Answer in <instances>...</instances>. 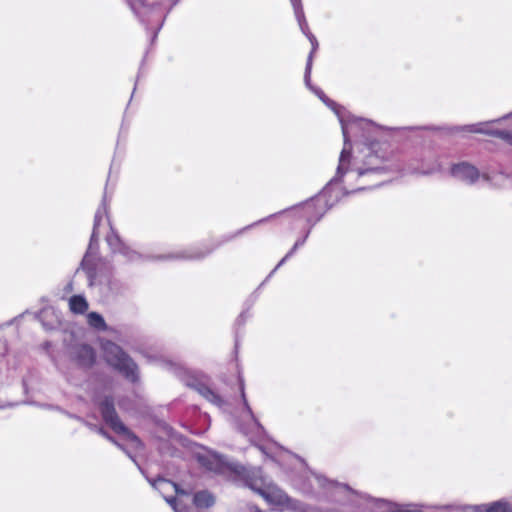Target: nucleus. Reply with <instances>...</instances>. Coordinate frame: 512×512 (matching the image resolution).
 <instances>
[{"mask_svg":"<svg viewBox=\"0 0 512 512\" xmlns=\"http://www.w3.org/2000/svg\"><path fill=\"white\" fill-rule=\"evenodd\" d=\"M198 462L206 469L218 474L230 477L235 481H243L249 488L257 492L269 505L278 509L279 511H293V512H340L341 502H337L335 492L330 491L328 496L316 497L311 494L305 493L300 489L301 482L308 483V478L311 474H317L314 471H306L304 476H299L293 480L297 489L303 494L313 497L319 501H328L332 505L329 507L312 506L302 503L296 499L289 497L282 489L267 481L262 475L260 468L245 467L238 463L229 462L219 454L212 451H203L197 454ZM320 475V473H318ZM327 481L323 474H321Z\"/></svg>","mask_w":512,"mask_h":512,"instance_id":"1","label":"nucleus"},{"mask_svg":"<svg viewBox=\"0 0 512 512\" xmlns=\"http://www.w3.org/2000/svg\"><path fill=\"white\" fill-rule=\"evenodd\" d=\"M309 41L311 43L312 50L308 56L305 68V85L309 90L317 95V97L323 103L335 111L339 118L344 138V147L339 157L337 173L335 178L330 181L328 186L330 187L333 185V183L341 181L344 184V188L351 189V192L364 190L369 187L370 183L377 175L384 172V169L380 167L379 164L381 163V158L377 155H368L361 166L356 164L352 165L350 160L351 143L349 140V134L356 126H360L362 124L371 125V123L367 120H359L356 118H352L349 121H346L343 115L337 109L336 103L328 99L322 90L314 87L311 84L312 61L313 55L318 48V41L313 36V34H310Z\"/></svg>","mask_w":512,"mask_h":512,"instance_id":"2","label":"nucleus"},{"mask_svg":"<svg viewBox=\"0 0 512 512\" xmlns=\"http://www.w3.org/2000/svg\"><path fill=\"white\" fill-rule=\"evenodd\" d=\"M308 480V483L301 482L300 489L316 497L328 496L330 491L335 492L337 502H341L340 512H422L414 507L399 506L391 502L369 498L345 484L327 481L318 474H311Z\"/></svg>","mask_w":512,"mask_h":512,"instance_id":"3","label":"nucleus"},{"mask_svg":"<svg viewBox=\"0 0 512 512\" xmlns=\"http://www.w3.org/2000/svg\"><path fill=\"white\" fill-rule=\"evenodd\" d=\"M103 355L107 363L117 369L127 379L134 382L138 379V369L134 361L113 342L102 344Z\"/></svg>","mask_w":512,"mask_h":512,"instance_id":"4","label":"nucleus"},{"mask_svg":"<svg viewBox=\"0 0 512 512\" xmlns=\"http://www.w3.org/2000/svg\"><path fill=\"white\" fill-rule=\"evenodd\" d=\"M101 412L105 422L118 434H121L130 446L134 449L141 447L140 439L130 432L123 423L119 420L112 401L106 399L101 403Z\"/></svg>","mask_w":512,"mask_h":512,"instance_id":"5","label":"nucleus"},{"mask_svg":"<svg viewBox=\"0 0 512 512\" xmlns=\"http://www.w3.org/2000/svg\"><path fill=\"white\" fill-rule=\"evenodd\" d=\"M150 483L163 495L166 502L175 512H193L190 507L182 504L180 500L173 496V494L188 495V493L185 490L180 489L177 484L164 478H158L150 481Z\"/></svg>","mask_w":512,"mask_h":512,"instance_id":"6","label":"nucleus"},{"mask_svg":"<svg viewBox=\"0 0 512 512\" xmlns=\"http://www.w3.org/2000/svg\"><path fill=\"white\" fill-rule=\"evenodd\" d=\"M69 358L81 368H89L95 362V352L87 344H76L69 349Z\"/></svg>","mask_w":512,"mask_h":512,"instance_id":"7","label":"nucleus"},{"mask_svg":"<svg viewBox=\"0 0 512 512\" xmlns=\"http://www.w3.org/2000/svg\"><path fill=\"white\" fill-rule=\"evenodd\" d=\"M451 174L456 179L467 184H474L480 178L477 168L465 162L454 165L451 168Z\"/></svg>","mask_w":512,"mask_h":512,"instance_id":"8","label":"nucleus"},{"mask_svg":"<svg viewBox=\"0 0 512 512\" xmlns=\"http://www.w3.org/2000/svg\"><path fill=\"white\" fill-rule=\"evenodd\" d=\"M240 393H241V398H242L243 405H244V411L242 412L241 417L243 420L247 421V426L241 427L242 431L247 434L249 432H253L256 430H261L262 426L260 425L258 420L255 418V416L249 406V403L246 399L244 381L242 379H240Z\"/></svg>","mask_w":512,"mask_h":512,"instance_id":"9","label":"nucleus"},{"mask_svg":"<svg viewBox=\"0 0 512 512\" xmlns=\"http://www.w3.org/2000/svg\"><path fill=\"white\" fill-rule=\"evenodd\" d=\"M454 512H512L511 505L504 500L476 506H459Z\"/></svg>","mask_w":512,"mask_h":512,"instance_id":"10","label":"nucleus"},{"mask_svg":"<svg viewBox=\"0 0 512 512\" xmlns=\"http://www.w3.org/2000/svg\"><path fill=\"white\" fill-rule=\"evenodd\" d=\"M106 241L114 253L122 254L127 261H137L140 258V254L127 247L113 230L107 236Z\"/></svg>","mask_w":512,"mask_h":512,"instance_id":"11","label":"nucleus"},{"mask_svg":"<svg viewBox=\"0 0 512 512\" xmlns=\"http://www.w3.org/2000/svg\"><path fill=\"white\" fill-rule=\"evenodd\" d=\"M193 503L197 508H209L214 505L215 498L209 491L203 490L195 493Z\"/></svg>","mask_w":512,"mask_h":512,"instance_id":"12","label":"nucleus"},{"mask_svg":"<svg viewBox=\"0 0 512 512\" xmlns=\"http://www.w3.org/2000/svg\"><path fill=\"white\" fill-rule=\"evenodd\" d=\"M198 393L203 396L205 399L215 404L218 407H222L224 405V400L209 387L200 385L197 387Z\"/></svg>","mask_w":512,"mask_h":512,"instance_id":"13","label":"nucleus"},{"mask_svg":"<svg viewBox=\"0 0 512 512\" xmlns=\"http://www.w3.org/2000/svg\"><path fill=\"white\" fill-rule=\"evenodd\" d=\"M69 308L73 313L83 314L88 309V303L83 296L75 295L69 299Z\"/></svg>","mask_w":512,"mask_h":512,"instance_id":"14","label":"nucleus"},{"mask_svg":"<svg viewBox=\"0 0 512 512\" xmlns=\"http://www.w3.org/2000/svg\"><path fill=\"white\" fill-rule=\"evenodd\" d=\"M105 214H106V207L103 204L100 208H98V210L95 213L94 227H93V232L91 235L89 249H91L93 242L97 240V237H98L97 229H98V226L100 225V222L102 221L103 217L105 216Z\"/></svg>","mask_w":512,"mask_h":512,"instance_id":"15","label":"nucleus"},{"mask_svg":"<svg viewBox=\"0 0 512 512\" xmlns=\"http://www.w3.org/2000/svg\"><path fill=\"white\" fill-rule=\"evenodd\" d=\"M88 324L98 330H105L106 323L104 318L97 312H90L87 315Z\"/></svg>","mask_w":512,"mask_h":512,"instance_id":"16","label":"nucleus"},{"mask_svg":"<svg viewBox=\"0 0 512 512\" xmlns=\"http://www.w3.org/2000/svg\"><path fill=\"white\" fill-rule=\"evenodd\" d=\"M313 210H314V203H307L302 208V215H303V217H305L307 219L308 222H311V221L316 222L321 217V215H319V216L314 218L312 216V211Z\"/></svg>","mask_w":512,"mask_h":512,"instance_id":"17","label":"nucleus"},{"mask_svg":"<svg viewBox=\"0 0 512 512\" xmlns=\"http://www.w3.org/2000/svg\"><path fill=\"white\" fill-rule=\"evenodd\" d=\"M89 261H90V255H89V252H87L82 260L81 266H82V269L85 270L87 273V276L90 280V285H93L94 274H93L92 268L89 266Z\"/></svg>","mask_w":512,"mask_h":512,"instance_id":"18","label":"nucleus"},{"mask_svg":"<svg viewBox=\"0 0 512 512\" xmlns=\"http://www.w3.org/2000/svg\"><path fill=\"white\" fill-rule=\"evenodd\" d=\"M307 236H308V235H306L303 239H300V240H297V241H296V243L294 244V246L292 247V249H291V250H290V251L285 255V257H284V258H282V259H281V261L278 263V265L276 266L275 270H276L277 268H279L281 265H283V264L286 262V260H287L288 258H290V257L294 254V252L298 249V247L302 246V245L305 243Z\"/></svg>","mask_w":512,"mask_h":512,"instance_id":"19","label":"nucleus"},{"mask_svg":"<svg viewBox=\"0 0 512 512\" xmlns=\"http://www.w3.org/2000/svg\"><path fill=\"white\" fill-rule=\"evenodd\" d=\"M204 256H205V253L190 252V253H183V254H180V255L169 256V258L193 260V259H200V258H202Z\"/></svg>","mask_w":512,"mask_h":512,"instance_id":"20","label":"nucleus"},{"mask_svg":"<svg viewBox=\"0 0 512 512\" xmlns=\"http://www.w3.org/2000/svg\"><path fill=\"white\" fill-rule=\"evenodd\" d=\"M495 134L512 145V132L498 131Z\"/></svg>","mask_w":512,"mask_h":512,"instance_id":"21","label":"nucleus"},{"mask_svg":"<svg viewBox=\"0 0 512 512\" xmlns=\"http://www.w3.org/2000/svg\"><path fill=\"white\" fill-rule=\"evenodd\" d=\"M86 425H87L91 430H94V431L98 432L99 434H101V435H103L104 437H106L108 440H110V441H113V442H114V440H113L110 436H108V435L106 434V432H105L102 428H97L95 425L88 424V423H86Z\"/></svg>","mask_w":512,"mask_h":512,"instance_id":"22","label":"nucleus"},{"mask_svg":"<svg viewBox=\"0 0 512 512\" xmlns=\"http://www.w3.org/2000/svg\"><path fill=\"white\" fill-rule=\"evenodd\" d=\"M296 14H297L298 22L300 25V29L302 32H305L306 30H308V25H307L303 15H300L299 12H297Z\"/></svg>","mask_w":512,"mask_h":512,"instance_id":"23","label":"nucleus"},{"mask_svg":"<svg viewBox=\"0 0 512 512\" xmlns=\"http://www.w3.org/2000/svg\"><path fill=\"white\" fill-rule=\"evenodd\" d=\"M471 131L475 133H488V131L482 129L480 125L472 126Z\"/></svg>","mask_w":512,"mask_h":512,"instance_id":"24","label":"nucleus"},{"mask_svg":"<svg viewBox=\"0 0 512 512\" xmlns=\"http://www.w3.org/2000/svg\"><path fill=\"white\" fill-rule=\"evenodd\" d=\"M249 511L250 512H263L260 508H258L257 506H250L249 507Z\"/></svg>","mask_w":512,"mask_h":512,"instance_id":"25","label":"nucleus"},{"mask_svg":"<svg viewBox=\"0 0 512 512\" xmlns=\"http://www.w3.org/2000/svg\"><path fill=\"white\" fill-rule=\"evenodd\" d=\"M482 178L485 180V181H488L489 180V177L485 174L482 175Z\"/></svg>","mask_w":512,"mask_h":512,"instance_id":"26","label":"nucleus"},{"mask_svg":"<svg viewBox=\"0 0 512 512\" xmlns=\"http://www.w3.org/2000/svg\"><path fill=\"white\" fill-rule=\"evenodd\" d=\"M114 443H115L116 445H118V447H120V448L124 449V448L122 447V445H121V444H118L117 442H114Z\"/></svg>","mask_w":512,"mask_h":512,"instance_id":"27","label":"nucleus"}]
</instances>
